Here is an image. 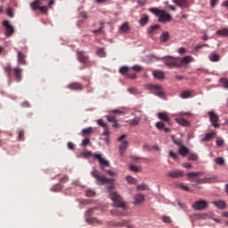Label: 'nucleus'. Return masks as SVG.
<instances>
[{
  "mask_svg": "<svg viewBox=\"0 0 228 228\" xmlns=\"http://www.w3.org/2000/svg\"><path fill=\"white\" fill-rule=\"evenodd\" d=\"M210 61H220V55L218 53H212L209 55Z\"/></svg>",
  "mask_w": 228,
  "mask_h": 228,
  "instance_id": "nucleus-38",
  "label": "nucleus"
},
{
  "mask_svg": "<svg viewBox=\"0 0 228 228\" xmlns=\"http://www.w3.org/2000/svg\"><path fill=\"white\" fill-rule=\"evenodd\" d=\"M215 181H216V178L215 177H207V178H196L195 182L198 183V184H206V183H215Z\"/></svg>",
  "mask_w": 228,
  "mask_h": 228,
  "instance_id": "nucleus-13",
  "label": "nucleus"
},
{
  "mask_svg": "<svg viewBox=\"0 0 228 228\" xmlns=\"http://www.w3.org/2000/svg\"><path fill=\"white\" fill-rule=\"evenodd\" d=\"M158 118H159V120H163V122H167V124L170 123V117H168L167 112H159Z\"/></svg>",
  "mask_w": 228,
  "mask_h": 228,
  "instance_id": "nucleus-17",
  "label": "nucleus"
},
{
  "mask_svg": "<svg viewBox=\"0 0 228 228\" xmlns=\"http://www.w3.org/2000/svg\"><path fill=\"white\" fill-rule=\"evenodd\" d=\"M158 29H159V25L155 24L153 26L149 27L148 33L150 35H152V33H156V31H158Z\"/></svg>",
  "mask_w": 228,
  "mask_h": 228,
  "instance_id": "nucleus-34",
  "label": "nucleus"
},
{
  "mask_svg": "<svg viewBox=\"0 0 228 228\" xmlns=\"http://www.w3.org/2000/svg\"><path fill=\"white\" fill-rule=\"evenodd\" d=\"M18 61L21 65L26 64V55L24 53H22L21 52H18Z\"/></svg>",
  "mask_w": 228,
  "mask_h": 228,
  "instance_id": "nucleus-27",
  "label": "nucleus"
},
{
  "mask_svg": "<svg viewBox=\"0 0 228 228\" xmlns=\"http://www.w3.org/2000/svg\"><path fill=\"white\" fill-rule=\"evenodd\" d=\"M216 132L206 134L205 137L201 139V142H209V140H211L213 136H216Z\"/></svg>",
  "mask_w": 228,
  "mask_h": 228,
  "instance_id": "nucleus-31",
  "label": "nucleus"
},
{
  "mask_svg": "<svg viewBox=\"0 0 228 228\" xmlns=\"http://www.w3.org/2000/svg\"><path fill=\"white\" fill-rule=\"evenodd\" d=\"M106 166H103V170L102 172H106L108 174V175H110V177H116L117 176V173L115 171H111V170H104V167Z\"/></svg>",
  "mask_w": 228,
  "mask_h": 228,
  "instance_id": "nucleus-42",
  "label": "nucleus"
},
{
  "mask_svg": "<svg viewBox=\"0 0 228 228\" xmlns=\"http://www.w3.org/2000/svg\"><path fill=\"white\" fill-rule=\"evenodd\" d=\"M92 133H94V128L92 126H89L82 130V136H85L86 134H92Z\"/></svg>",
  "mask_w": 228,
  "mask_h": 228,
  "instance_id": "nucleus-37",
  "label": "nucleus"
},
{
  "mask_svg": "<svg viewBox=\"0 0 228 228\" xmlns=\"http://www.w3.org/2000/svg\"><path fill=\"white\" fill-rule=\"evenodd\" d=\"M204 174V172L202 171H199V172H189L187 173V177L189 179H193L194 177H199V175H202Z\"/></svg>",
  "mask_w": 228,
  "mask_h": 228,
  "instance_id": "nucleus-25",
  "label": "nucleus"
},
{
  "mask_svg": "<svg viewBox=\"0 0 228 228\" xmlns=\"http://www.w3.org/2000/svg\"><path fill=\"white\" fill-rule=\"evenodd\" d=\"M137 190H140L141 191H145V190H149V186L147 184H139L137 185Z\"/></svg>",
  "mask_w": 228,
  "mask_h": 228,
  "instance_id": "nucleus-44",
  "label": "nucleus"
},
{
  "mask_svg": "<svg viewBox=\"0 0 228 228\" xmlns=\"http://www.w3.org/2000/svg\"><path fill=\"white\" fill-rule=\"evenodd\" d=\"M149 12H151V13H153V15H156V17L159 18V22H162V24H165L167 22H172V15H170L168 12H166L165 10L153 7L150 8Z\"/></svg>",
  "mask_w": 228,
  "mask_h": 228,
  "instance_id": "nucleus-3",
  "label": "nucleus"
},
{
  "mask_svg": "<svg viewBox=\"0 0 228 228\" xmlns=\"http://www.w3.org/2000/svg\"><path fill=\"white\" fill-rule=\"evenodd\" d=\"M4 70L5 74H7V76H9V77H11V76L12 74L14 76L15 81H17V83H20V81L22 80V69H20V68L12 69V67L10 65H8L4 68Z\"/></svg>",
  "mask_w": 228,
  "mask_h": 228,
  "instance_id": "nucleus-4",
  "label": "nucleus"
},
{
  "mask_svg": "<svg viewBox=\"0 0 228 228\" xmlns=\"http://www.w3.org/2000/svg\"><path fill=\"white\" fill-rule=\"evenodd\" d=\"M145 200V196L142 193L135 194L134 197V206H140L142 202Z\"/></svg>",
  "mask_w": 228,
  "mask_h": 228,
  "instance_id": "nucleus-14",
  "label": "nucleus"
},
{
  "mask_svg": "<svg viewBox=\"0 0 228 228\" xmlns=\"http://www.w3.org/2000/svg\"><path fill=\"white\" fill-rule=\"evenodd\" d=\"M220 82L222 83V85H224V88H228V79L227 78H221Z\"/></svg>",
  "mask_w": 228,
  "mask_h": 228,
  "instance_id": "nucleus-52",
  "label": "nucleus"
},
{
  "mask_svg": "<svg viewBox=\"0 0 228 228\" xmlns=\"http://www.w3.org/2000/svg\"><path fill=\"white\" fill-rule=\"evenodd\" d=\"M153 77H155V79H165V73L155 70L153 71Z\"/></svg>",
  "mask_w": 228,
  "mask_h": 228,
  "instance_id": "nucleus-29",
  "label": "nucleus"
},
{
  "mask_svg": "<svg viewBox=\"0 0 228 228\" xmlns=\"http://www.w3.org/2000/svg\"><path fill=\"white\" fill-rule=\"evenodd\" d=\"M178 152L180 156H183V158H184L185 156H188V154H190V150H188L186 146H180Z\"/></svg>",
  "mask_w": 228,
  "mask_h": 228,
  "instance_id": "nucleus-20",
  "label": "nucleus"
},
{
  "mask_svg": "<svg viewBox=\"0 0 228 228\" xmlns=\"http://www.w3.org/2000/svg\"><path fill=\"white\" fill-rule=\"evenodd\" d=\"M77 56L80 63L86 65V67H90L92 65L90 61H88V56L85 52H77Z\"/></svg>",
  "mask_w": 228,
  "mask_h": 228,
  "instance_id": "nucleus-8",
  "label": "nucleus"
},
{
  "mask_svg": "<svg viewBox=\"0 0 228 228\" xmlns=\"http://www.w3.org/2000/svg\"><path fill=\"white\" fill-rule=\"evenodd\" d=\"M170 38V33L163 32V34L159 37V41L165 44Z\"/></svg>",
  "mask_w": 228,
  "mask_h": 228,
  "instance_id": "nucleus-28",
  "label": "nucleus"
},
{
  "mask_svg": "<svg viewBox=\"0 0 228 228\" xmlns=\"http://www.w3.org/2000/svg\"><path fill=\"white\" fill-rule=\"evenodd\" d=\"M193 216L194 220H208V218H211L208 214H196Z\"/></svg>",
  "mask_w": 228,
  "mask_h": 228,
  "instance_id": "nucleus-21",
  "label": "nucleus"
},
{
  "mask_svg": "<svg viewBox=\"0 0 228 228\" xmlns=\"http://www.w3.org/2000/svg\"><path fill=\"white\" fill-rule=\"evenodd\" d=\"M192 208L196 211H202V209L208 208V203L205 200H199L192 205Z\"/></svg>",
  "mask_w": 228,
  "mask_h": 228,
  "instance_id": "nucleus-11",
  "label": "nucleus"
},
{
  "mask_svg": "<svg viewBox=\"0 0 228 228\" xmlns=\"http://www.w3.org/2000/svg\"><path fill=\"white\" fill-rule=\"evenodd\" d=\"M42 1L45 0H35L30 4V8L36 12V10H40L41 13H47V6H42L44 4Z\"/></svg>",
  "mask_w": 228,
  "mask_h": 228,
  "instance_id": "nucleus-6",
  "label": "nucleus"
},
{
  "mask_svg": "<svg viewBox=\"0 0 228 228\" xmlns=\"http://www.w3.org/2000/svg\"><path fill=\"white\" fill-rule=\"evenodd\" d=\"M125 138L126 134H123L118 139V142H122L121 145L119 146V152L121 156H124V152H126V149H127V141H124Z\"/></svg>",
  "mask_w": 228,
  "mask_h": 228,
  "instance_id": "nucleus-12",
  "label": "nucleus"
},
{
  "mask_svg": "<svg viewBox=\"0 0 228 228\" xmlns=\"http://www.w3.org/2000/svg\"><path fill=\"white\" fill-rule=\"evenodd\" d=\"M81 156L82 158H90V156L95 158V159H97L101 165V170H104V167H110V162L105 160L104 158H102V155L99 153L92 154L91 151H83Z\"/></svg>",
  "mask_w": 228,
  "mask_h": 228,
  "instance_id": "nucleus-5",
  "label": "nucleus"
},
{
  "mask_svg": "<svg viewBox=\"0 0 228 228\" xmlns=\"http://www.w3.org/2000/svg\"><path fill=\"white\" fill-rule=\"evenodd\" d=\"M133 69L135 70V72H141V70H143V68H142L140 65H134Z\"/></svg>",
  "mask_w": 228,
  "mask_h": 228,
  "instance_id": "nucleus-55",
  "label": "nucleus"
},
{
  "mask_svg": "<svg viewBox=\"0 0 228 228\" xmlns=\"http://www.w3.org/2000/svg\"><path fill=\"white\" fill-rule=\"evenodd\" d=\"M103 136H110V134H111V132H110V128H108V126H106L103 130V133H102Z\"/></svg>",
  "mask_w": 228,
  "mask_h": 228,
  "instance_id": "nucleus-51",
  "label": "nucleus"
},
{
  "mask_svg": "<svg viewBox=\"0 0 228 228\" xmlns=\"http://www.w3.org/2000/svg\"><path fill=\"white\" fill-rule=\"evenodd\" d=\"M92 176L96 180V184L98 186H104V184H108L107 190L109 191L110 199L114 202L115 208H120L122 211L118 208H115L110 211V215L113 216H126V213L124 211H127V206L122 196L118 194L117 191H113L115 188V179L107 178L106 176L101 175V172L94 169L91 172Z\"/></svg>",
  "mask_w": 228,
  "mask_h": 228,
  "instance_id": "nucleus-1",
  "label": "nucleus"
},
{
  "mask_svg": "<svg viewBox=\"0 0 228 228\" xmlns=\"http://www.w3.org/2000/svg\"><path fill=\"white\" fill-rule=\"evenodd\" d=\"M86 197H94V195H95V191H86Z\"/></svg>",
  "mask_w": 228,
  "mask_h": 228,
  "instance_id": "nucleus-59",
  "label": "nucleus"
},
{
  "mask_svg": "<svg viewBox=\"0 0 228 228\" xmlns=\"http://www.w3.org/2000/svg\"><path fill=\"white\" fill-rule=\"evenodd\" d=\"M213 204L218 209H225V201H224V200L215 201Z\"/></svg>",
  "mask_w": 228,
  "mask_h": 228,
  "instance_id": "nucleus-30",
  "label": "nucleus"
},
{
  "mask_svg": "<svg viewBox=\"0 0 228 228\" xmlns=\"http://www.w3.org/2000/svg\"><path fill=\"white\" fill-rule=\"evenodd\" d=\"M126 180L130 184H136V179H134L133 176H126Z\"/></svg>",
  "mask_w": 228,
  "mask_h": 228,
  "instance_id": "nucleus-46",
  "label": "nucleus"
},
{
  "mask_svg": "<svg viewBox=\"0 0 228 228\" xmlns=\"http://www.w3.org/2000/svg\"><path fill=\"white\" fill-rule=\"evenodd\" d=\"M69 90L81 91L85 86L79 82H73L68 86Z\"/></svg>",
  "mask_w": 228,
  "mask_h": 228,
  "instance_id": "nucleus-15",
  "label": "nucleus"
},
{
  "mask_svg": "<svg viewBox=\"0 0 228 228\" xmlns=\"http://www.w3.org/2000/svg\"><path fill=\"white\" fill-rule=\"evenodd\" d=\"M216 143L217 147H222L224 143V139H217Z\"/></svg>",
  "mask_w": 228,
  "mask_h": 228,
  "instance_id": "nucleus-56",
  "label": "nucleus"
},
{
  "mask_svg": "<svg viewBox=\"0 0 228 228\" xmlns=\"http://www.w3.org/2000/svg\"><path fill=\"white\" fill-rule=\"evenodd\" d=\"M174 3L180 6V8H188V1L186 0H174Z\"/></svg>",
  "mask_w": 228,
  "mask_h": 228,
  "instance_id": "nucleus-23",
  "label": "nucleus"
},
{
  "mask_svg": "<svg viewBox=\"0 0 228 228\" xmlns=\"http://www.w3.org/2000/svg\"><path fill=\"white\" fill-rule=\"evenodd\" d=\"M19 140L22 142L24 140V131H20L19 132Z\"/></svg>",
  "mask_w": 228,
  "mask_h": 228,
  "instance_id": "nucleus-64",
  "label": "nucleus"
},
{
  "mask_svg": "<svg viewBox=\"0 0 228 228\" xmlns=\"http://www.w3.org/2000/svg\"><path fill=\"white\" fill-rule=\"evenodd\" d=\"M128 92H129V94H132L133 95H138V94H139L138 89H136L134 87L128 88Z\"/></svg>",
  "mask_w": 228,
  "mask_h": 228,
  "instance_id": "nucleus-47",
  "label": "nucleus"
},
{
  "mask_svg": "<svg viewBox=\"0 0 228 228\" xmlns=\"http://www.w3.org/2000/svg\"><path fill=\"white\" fill-rule=\"evenodd\" d=\"M162 60L166 67H168L169 69L186 67L188 63H192V61H195V59L191 55H187L185 57L165 56L162 58Z\"/></svg>",
  "mask_w": 228,
  "mask_h": 228,
  "instance_id": "nucleus-2",
  "label": "nucleus"
},
{
  "mask_svg": "<svg viewBox=\"0 0 228 228\" xmlns=\"http://www.w3.org/2000/svg\"><path fill=\"white\" fill-rule=\"evenodd\" d=\"M96 123L98 124V126H100V127H103V129L108 127L106 122H104V120H102V118L96 120Z\"/></svg>",
  "mask_w": 228,
  "mask_h": 228,
  "instance_id": "nucleus-41",
  "label": "nucleus"
},
{
  "mask_svg": "<svg viewBox=\"0 0 228 228\" xmlns=\"http://www.w3.org/2000/svg\"><path fill=\"white\" fill-rule=\"evenodd\" d=\"M195 94H191V92L190 91H185V92H183L181 94H180V97L182 99H190L191 97H194Z\"/></svg>",
  "mask_w": 228,
  "mask_h": 228,
  "instance_id": "nucleus-32",
  "label": "nucleus"
},
{
  "mask_svg": "<svg viewBox=\"0 0 228 228\" xmlns=\"http://www.w3.org/2000/svg\"><path fill=\"white\" fill-rule=\"evenodd\" d=\"M63 188L61 183H57L52 187V191H61V190Z\"/></svg>",
  "mask_w": 228,
  "mask_h": 228,
  "instance_id": "nucleus-40",
  "label": "nucleus"
},
{
  "mask_svg": "<svg viewBox=\"0 0 228 228\" xmlns=\"http://www.w3.org/2000/svg\"><path fill=\"white\" fill-rule=\"evenodd\" d=\"M170 158H173V159H177V154H175L174 151H169Z\"/></svg>",
  "mask_w": 228,
  "mask_h": 228,
  "instance_id": "nucleus-61",
  "label": "nucleus"
},
{
  "mask_svg": "<svg viewBox=\"0 0 228 228\" xmlns=\"http://www.w3.org/2000/svg\"><path fill=\"white\" fill-rule=\"evenodd\" d=\"M65 183H69V175H64L60 179V184H63Z\"/></svg>",
  "mask_w": 228,
  "mask_h": 228,
  "instance_id": "nucleus-50",
  "label": "nucleus"
},
{
  "mask_svg": "<svg viewBox=\"0 0 228 228\" xmlns=\"http://www.w3.org/2000/svg\"><path fill=\"white\" fill-rule=\"evenodd\" d=\"M216 33L219 37H228V28H222L220 30H217Z\"/></svg>",
  "mask_w": 228,
  "mask_h": 228,
  "instance_id": "nucleus-35",
  "label": "nucleus"
},
{
  "mask_svg": "<svg viewBox=\"0 0 228 228\" xmlns=\"http://www.w3.org/2000/svg\"><path fill=\"white\" fill-rule=\"evenodd\" d=\"M152 89L153 90H163V86H161L159 85H154V86H152Z\"/></svg>",
  "mask_w": 228,
  "mask_h": 228,
  "instance_id": "nucleus-63",
  "label": "nucleus"
},
{
  "mask_svg": "<svg viewBox=\"0 0 228 228\" xmlns=\"http://www.w3.org/2000/svg\"><path fill=\"white\" fill-rule=\"evenodd\" d=\"M127 70H129V68L124 66V67L120 68L119 72L123 76H127Z\"/></svg>",
  "mask_w": 228,
  "mask_h": 228,
  "instance_id": "nucleus-43",
  "label": "nucleus"
},
{
  "mask_svg": "<svg viewBox=\"0 0 228 228\" xmlns=\"http://www.w3.org/2000/svg\"><path fill=\"white\" fill-rule=\"evenodd\" d=\"M6 13H7V15H8L9 17H13V9L8 8V9L6 10Z\"/></svg>",
  "mask_w": 228,
  "mask_h": 228,
  "instance_id": "nucleus-58",
  "label": "nucleus"
},
{
  "mask_svg": "<svg viewBox=\"0 0 228 228\" xmlns=\"http://www.w3.org/2000/svg\"><path fill=\"white\" fill-rule=\"evenodd\" d=\"M156 127L157 129H159V131H165V133H170V131H172V129L166 127L165 126V123L159 121L156 123Z\"/></svg>",
  "mask_w": 228,
  "mask_h": 228,
  "instance_id": "nucleus-19",
  "label": "nucleus"
},
{
  "mask_svg": "<svg viewBox=\"0 0 228 228\" xmlns=\"http://www.w3.org/2000/svg\"><path fill=\"white\" fill-rule=\"evenodd\" d=\"M188 159H190V161H197L198 157L196 154H191L188 158Z\"/></svg>",
  "mask_w": 228,
  "mask_h": 228,
  "instance_id": "nucleus-57",
  "label": "nucleus"
},
{
  "mask_svg": "<svg viewBox=\"0 0 228 228\" xmlns=\"http://www.w3.org/2000/svg\"><path fill=\"white\" fill-rule=\"evenodd\" d=\"M68 149L70 151H74L76 149V146L72 142H68Z\"/></svg>",
  "mask_w": 228,
  "mask_h": 228,
  "instance_id": "nucleus-62",
  "label": "nucleus"
},
{
  "mask_svg": "<svg viewBox=\"0 0 228 228\" xmlns=\"http://www.w3.org/2000/svg\"><path fill=\"white\" fill-rule=\"evenodd\" d=\"M162 222H164L165 224H171L172 219L169 216H164L162 217Z\"/></svg>",
  "mask_w": 228,
  "mask_h": 228,
  "instance_id": "nucleus-53",
  "label": "nucleus"
},
{
  "mask_svg": "<svg viewBox=\"0 0 228 228\" xmlns=\"http://www.w3.org/2000/svg\"><path fill=\"white\" fill-rule=\"evenodd\" d=\"M149 22V16L146 14H142V18L139 20L140 26H147V23Z\"/></svg>",
  "mask_w": 228,
  "mask_h": 228,
  "instance_id": "nucleus-24",
  "label": "nucleus"
},
{
  "mask_svg": "<svg viewBox=\"0 0 228 228\" xmlns=\"http://www.w3.org/2000/svg\"><path fill=\"white\" fill-rule=\"evenodd\" d=\"M129 169L131 170V172H140V167L134 165H130Z\"/></svg>",
  "mask_w": 228,
  "mask_h": 228,
  "instance_id": "nucleus-49",
  "label": "nucleus"
},
{
  "mask_svg": "<svg viewBox=\"0 0 228 228\" xmlns=\"http://www.w3.org/2000/svg\"><path fill=\"white\" fill-rule=\"evenodd\" d=\"M208 116L209 117V120L214 127H220V124H218V122H220L218 114L215 113V111H208Z\"/></svg>",
  "mask_w": 228,
  "mask_h": 228,
  "instance_id": "nucleus-7",
  "label": "nucleus"
},
{
  "mask_svg": "<svg viewBox=\"0 0 228 228\" xmlns=\"http://www.w3.org/2000/svg\"><path fill=\"white\" fill-rule=\"evenodd\" d=\"M142 120V118L135 117L130 121H128L129 126H138Z\"/></svg>",
  "mask_w": 228,
  "mask_h": 228,
  "instance_id": "nucleus-33",
  "label": "nucleus"
},
{
  "mask_svg": "<svg viewBox=\"0 0 228 228\" xmlns=\"http://www.w3.org/2000/svg\"><path fill=\"white\" fill-rule=\"evenodd\" d=\"M167 177H170V179H179L181 177H184V171L181 169L171 171L167 173Z\"/></svg>",
  "mask_w": 228,
  "mask_h": 228,
  "instance_id": "nucleus-9",
  "label": "nucleus"
},
{
  "mask_svg": "<svg viewBox=\"0 0 228 228\" xmlns=\"http://www.w3.org/2000/svg\"><path fill=\"white\" fill-rule=\"evenodd\" d=\"M96 54L100 58H106V52H104V48H98L96 51Z\"/></svg>",
  "mask_w": 228,
  "mask_h": 228,
  "instance_id": "nucleus-36",
  "label": "nucleus"
},
{
  "mask_svg": "<svg viewBox=\"0 0 228 228\" xmlns=\"http://www.w3.org/2000/svg\"><path fill=\"white\" fill-rule=\"evenodd\" d=\"M86 222H88V224H102V221H99L97 218L86 219Z\"/></svg>",
  "mask_w": 228,
  "mask_h": 228,
  "instance_id": "nucleus-45",
  "label": "nucleus"
},
{
  "mask_svg": "<svg viewBox=\"0 0 228 228\" xmlns=\"http://www.w3.org/2000/svg\"><path fill=\"white\" fill-rule=\"evenodd\" d=\"M146 58L149 63H152V61H159V60H161L159 57H156L155 55H148Z\"/></svg>",
  "mask_w": 228,
  "mask_h": 228,
  "instance_id": "nucleus-39",
  "label": "nucleus"
},
{
  "mask_svg": "<svg viewBox=\"0 0 228 228\" xmlns=\"http://www.w3.org/2000/svg\"><path fill=\"white\" fill-rule=\"evenodd\" d=\"M129 29H131L129 24L127 22H125L119 27V33H129Z\"/></svg>",
  "mask_w": 228,
  "mask_h": 228,
  "instance_id": "nucleus-22",
  "label": "nucleus"
},
{
  "mask_svg": "<svg viewBox=\"0 0 228 228\" xmlns=\"http://www.w3.org/2000/svg\"><path fill=\"white\" fill-rule=\"evenodd\" d=\"M107 120L108 122H110V124H112V127H114L115 129H120V124L118 123L115 116H107Z\"/></svg>",
  "mask_w": 228,
  "mask_h": 228,
  "instance_id": "nucleus-16",
  "label": "nucleus"
},
{
  "mask_svg": "<svg viewBox=\"0 0 228 228\" xmlns=\"http://www.w3.org/2000/svg\"><path fill=\"white\" fill-rule=\"evenodd\" d=\"M176 122L183 127H190V121L186 120L185 118H178L176 119Z\"/></svg>",
  "mask_w": 228,
  "mask_h": 228,
  "instance_id": "nucleus-26",
  "label": "nucleus"
},
{
  "mask_svg": "<svg viewBox=\"0 0 228 228\" xmlns=\"http://www.w3.org/2000/svg\"><path fill=\"white\" fill-rule=\"evenodd\" d=\"M137 3L139 6H145V4H147V0H138Z\"/></svg>",
  "mask_w": 228,
  "mask_h": 228,
  "instance_id": "nucleus-60",
  "label": "nucleus"
},
{
  "mask_svg": "<svg viewBox=\"0 0 228 228\" xmlns=\"http://www.w3.org/2000/svg\"><path fill=\"white\" fill-rule=\"evenodd\" d=\"M3 26L5 28V37H10L13 35V27L10 25V21L4 20Z\"/></svg>",
  "mask_w": 228,
  "mask_h": 228,
  "instance_id": "nucleus-10",
  "label": "nucleus"
},
{
  "mask_svg": "<svg viewBox=\"0 0 228 228\" xmlns=\"http://www.w3.org/2000/svg\"><path fill=\"white\" fill-rule=\"evenodd\" d=\"M156 95L158 97H160V99H165V97H166L165 92H163V91L157 92Z\"/></svg>",
  "mask_w": 228,
  "mask_h": 228,
  "instance_id": "nucleus-54",
  "label": "nucleus"
},
{
  "mask_svg": "<svg viewBox=\"0 0 228 228\" xmlns=\"http://www.w3.org/2000/svg\"><path fill=\"white\" fill-rule=\"evenodd\" d=\"M215 163H216L217 165H224V158L222 157L216 158Z\"/></svg>",
  "mask_w": 228,
  "mask_h": 228,
  "instance_id": "nucleus-48",
  "label": "nucleus"
},
{
  "mask_svg": "<svg viewBox=\"0 0 228 228\" xmlns=\"http://www.w3.org/2000/svg\"><path fill=\"white\" fill-rule=\"evenodd\" d=\"M108 225H110V227H125V225H127V221L122 220L121 222L118 223L110 221L108 223Z\"/></svg>",
  "mask_w": 228,
  "mask_h": 228,
  "instance_id": "nucleus-18",
  "label": "nucleus"
}]
</instances>
